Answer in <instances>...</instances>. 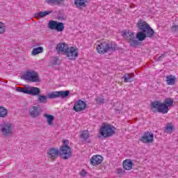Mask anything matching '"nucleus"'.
Here are the masks:
<instances>
[{
  "mask_svg": "<svg viewBox=\"0 0 178 178\" xmlns=\"http://www.w3.org/2000/svg\"><path fill=\"white\" fill-rule=\"evenodd\" d=\"M42 112V110L40 106H33L29 108V115L31 118H38Z\"/></svg>",
  "mask_w": 178,
  "mask_h": 178,
  "instance_id": "ddd939ff",
  "label": "nucleus"
},
{
  "mask_svg": "<svg viewBox=\"0 0 178 178\" xmlns=\"http://www.w3.org/2000/svg\"><path fill=\"white\" fill-rule=\"evenodd\" d=\"M49 5H62L65 0H46Z\"/></svg>",
  "mask_w": 178,
  "mask_h": 178,
  "instance_id": "393cba45",
  "label": "nucleus"
},
{
  "mask_svg": "<svg viewBox=\"0 0 178 178\" xmlns=\"http://www.w3.org/2000/svg\"><path fill=\"white\" fill-rule=\"evenodd\" d=\"M70 94V91L69 90H60V91H56L49 94V98L50 99H54L55 98H67L69 95Z\"/></svg>",
  "mask_w": 178,
  "mask_h": 178,
  "instance_id": "6e6552de",
  "label": "nucleus"
},
{
  "mask_svg": "<svg viewBox=\"0 0 178 178\" xmlns=\"http://www.w3.org/2000/svg\"><path fill=\"white\" fill-rule=\"evenodd\" d=\"M63 143L64 145H63L62 147H69V140H63Z\"/></svg>",
  "mask_w": 178,
  "mask_h": 178,
  "instance_id": "e433bc0d",
  "label": "nucleus"
},
{
  "mask_svg": "<svg viewBox=\"0 0 178 178\" xmlns=\"http://www.w3.org/2000/svg\"><path fill=\"white\" fill-rule=\"evenodd\" d=\"M38 102H39L40 104H47V101L48 99V97L45 96V95H38Z\"/></svg>",
  "mask_w": 178,
  "mask_h": 178,
  "instance_id": "bb28decb",
  "label": "nucleus"
},
{
  "mask_svg": "<svg viewBox=\"0 0 178 178\" xmlns=\"http://www.w3.org/2000/svg\"><path fill=\"white\" fill-rule=\"evenodd\" d=\"M176 80L177 79L173 75H168L166 76V83L168 86H175L176 84Z\"/></svg>",
  "mask_w": 178,
  "mask_h": 178,
  "instance_id": "aec40b11",
  "label": "nucleus"
},
{
  "mask_svg": "<svg viewBox=\"0 0 178 178\" xmlns=\"http://www.w3.org/2000/svg\"><path fill=\"white\" fill-rule=\"evenodd\" d=\"M87 106V104L84 102L83 100H78L75 102L73 109L75 112H81L84 111Z\"/></svg>",
  "mask_w": 178,
  "mask_h": 178,
  "instance_id": "f8f14e48",
  "label": "nucleus"
},
{
  "mask_svg": "<svg viewBox=\"0 0 178 178\" xmlns=\"http://www.w3.org/2000/svg\"><path fill=\"white\" fill-rule=\"evenodd\" d=\"M16 91L33 96H37L39 95V94H41V90H40L39 88L30 86L29 85L25 86L24 88H17Z\"/></svg>",
  "mask_w": 178,
  "mask_h": 178,
  "instance_id": "7ed1b4c3",
  "label": "nucleus"
},
{
  "mask_svg": "<svg viewBox=\"0 0 178 178\" xmlns=\"http://www.w3.org/2000/svg\"><path fill=\"white\" fill-rule=\"evenodd\" d=\"M44 118H46L47 119V124L49 126H52V124H54V120L55 119V118L54 117V115H51L49 114H44Z\"/></svg>",
  "mask_w": 178,
  "mask_h": 178,
  "instance_id": "4be33fe9",
  "label": "nucleus"
},
{
  "mask_svg": "<svg viewBox=\"0 0 178 178\" xmlns=\"http://www.w3.org/2000/svg\"><path fill=\"white\" fill-rule=\"evenodd\" d=\"M115 49H117L116 44L112 42H102L97 47V52L102 54H106V52H113Z\"/></svg>",
  "mask_w": 178,
  "mask_h": 178,
  "instance_id": "f03ea898",
  "label": "nucleus"
},
{
  "mask_svg": "<svg viewBox=\"0 0 178 178\" xmlns=\"http://www.w3.org/2000/svg\"><path fill=\"white\" fill-rule=\"evenodd\" d=\"M123 168L125 170H131L133 169V161L130 159H127L123 161Z\"/></svg>",
  "mask_w": 178,
  "mask_h": 178,
  "instance_id": "412c9836",
  "label": "nucleus"
},
{
  "mask_svg": "<svg viewBox=\"0 0 178 178\" xmlns=\"http://www.w3.org/2000/svg\"><path fill=\"white\" fill-rule=\"evenodd\" d=\"M22 79L25 81H31V83H40L41 81L38 73L34 70L26 71L22 76Z\"/></svg>",
  "mask_w": 178,
  "mask_h": 178,
  "instance_id": "20e7f679",
  "label": "nucleus"
},
{
  "mask_svg": "<svg viewBox=\"0 0 178 178\" xmlns=\"http://www.w3.org/2000/svg\"><path fill=\"white\" fill-rule=\"evenodd\" d=\"M58 152L63 159H69L72 156V149L69 146H61Z\"/></svg>",
  "mask_w": 178,
  "mask_h": 178,
  "instance_id": "1a4fd4ad",
  "label": "nucleus"
},
{
  "mask_svg": "<svg viewBox=\"0 0 178 178\" xmlns=\"http://www.w3.org/2000/svg\"><path fill=\"white\" fill-rule=\"evenodd\" d=\"M137 26L140 32L136 34V38H138L139 41H144L147 37L151 38L155 33L149 24L141 19L138 22Z\"/></svg>",
  "mask_w": 178,
  "mask_h": 178,
  "instance_id": "f257e3e1",
  "label": "nucleus"
},
{
  "mask_svg": "<svg viewBox=\"0 0 178 178\" xmlns=\"http://www.w3.org/2000/svg\"><path fill=\"white\" fill-rule=\"evenodd\" d=\"M64 55H65L70 60H74L76 58L79 56V51L73 47H68Z\"/></svg>",
  "mask_w": 178,
  "mask_h": 178,
  "instance_id": "9d476101",
  "label": "nucleus"
},
{
  "mask_svg": "<svg viewBox=\"0 0 178 178\" xmlns=\"http://www.w3.org/2000/svg\"><path fill=\"white\" fill-rule=\"evenodd\" d=\"M15 127L13 124L6 122L0 125V131L4 137H10L13 134Z\"/></svg>",
  "mask_w": 178,
  "mask_h": 178,
  "instance_id": "0eeeda50",
  "label": "nucleus"
},
{
  "mask_svg": "<svg viewBox=\"0 0 178 178\" xmlns=\"http://www.w3.org/2000/svg\"><path fill=\"white\" fill-rule=\"evenodd\" d=\"M172 31H178V25H175L172 26Z\"/></svg>",
  "mask_w": 178,
  "mask_h": 178,
  "instance_id": "4c0bfd02",
  "label": "nucleus"
},
{
  "mask_svg": "<svg viewBox=\"0 0 178 178\" xmlns=\"http://www.w3.org/2000/svg\"><path fill=\"white\" fill-rule=\"evenodd\" d=\"M95 101H96V104H97L98 105H101L102 104H104L105 102V99L97 97Z\"/></svg>",
  "mask_w": 178,
  "mask_h": 178,
  "instance_id": "72a5a7b5",
  "label": "nucleus"
},
{
  "mask_svg": "<svg viewBox=\"0 0 178 178\" xmlns=\"http://www.w3.org/2000/svg\"><path fill=\"white\" fill-rule=\"evenodd\" d=\"M163 104L166 105L168 109L171 108L172 105H173V99L170 97H168L164 99Z\"/></svg>",
  "mask_w": 178,
  "mask_h": 178,
  "instance_id": "c85d7f7f",
  "label": "nucleus"
},
{
  "mask_svg": "<svg viewBox=\"0 0 178 178\" xmlns=\"http://www.w3.org/2000/svg\"><path fill=\"white\" fill-rule=\"evenodd\" d=\"M55 30H56V31L62 33V31H63V30H65V24H63V22H57Z\"/></svg>",
  "mask_w": 178,
  "mask_h": 178,
  "instance_id": "a878e982",
  "label": "nucleus"
},
{
  "mask_svg": "<svg viewBox=\"0 0 178 178\" xmlns=\"http://www.w3.org/2000/svg\"><path fill=\"white\" fill-rule=\"evenodd\" d=\"M115 130H116L115 127L109 124H106L100 128V134L105 138L112 137V135L115 134Z\"/></svg>",
  "mask_w": 178,
  "mask_h": 178,
  "instance_id": "423d86ee",
  "label": "nucleus"
},
{
  "mask_svg": "<svg viewBox=\"0 0 178 178\" xmlns=\"http://www.w3.org/2000/svg\"><path fill=\"white\" fill-rule=\"evenodd\" d=\"M87 3H88V0H75L74 5L76 8L81 9V8H86L87 6Z\"/></svg>",
  "mask_w": 178,
  "mask_h": 178,
  "instance_id": "a211bd4d",
  "label": "nucleus"
},
{
  "mask_svg": "<svg viewBox=\"0 0 178 178\" xmlns=\"http://www.w3.org/2000/svg\"><path fill=\"white\" fill-rule=\"evenodd\" d=\"M8 116V109L3 106H0V118Z\"/></svg>",
  "mask_w": 178,
  "mask_h": 178,
  "instance_id": "cd10ccee",
  "label": "nucleus"
},
{
  "mask_svg": "<svg viewBox=\"0 0 178 178\" xmlns=\"http://www.w3.org/2000/svg\"><path fill=\"white\" fill-rule=\"evenodd\" d=\"M81 138L83 139V141H87L90 138V134L88 131H83L81 134Z\"/></svg>",
  "mask_w": 178,
  "mask_h": 178,
  "instance_id": "c756f323",
  "label": "nucleus"
},
{
  "mask_svg": "<svg viewBox=\"0 0 178 178\" xmlns=\"http://www.w3.org/2000/svg\"><path fill=\"white\" fill-rule=\"evenodd\" d=\"M79 175L81 177H87L88 175V172L86 171V170H82L80 172Z\"/></svg>",
  "mask_w": 178,
  "mask_h": 178,
  "instance_id": "f704fd0d",
  "label": "nucleus"
},
{
  "mask_svg": "<svg viewBox=\"0 0 178 178\" xmlns=\"http://www.w3.org/2000/svg\"><path fill=\"white\" fill-rule=\"evenodd\" d=\"M122 79L124 80V83H133L134 80V74H124L122 77Z\"/></svg>",
  "mask_w": 178,
  "mask_h": 178,
  "instance_id": "f3484780",
  "label": "nucleus"
},
{
  "mask_svg": "<svg viewBox=\"0 0 178 178\" xmlns=\"http://www.w3.org/2000/svg\"><path fill=\"white\" fill-rule=\"evenodd\" d=\"M122 35L124 37V38H125V40H127V41H129L130 40H131L132 38H134V33L127 30V31H124L122 32Z\"/></svg>",
  "mask_w": 178,
  "mask_h": 178,
  "instance_id": "6ab92c4d",
  "label": "nucleus"
},
{
  "mask_svg": "<svg viewBox=\"0 0 178 178\" xmlns=\"http://www.w3.org/2000/svg\"><path fill=\"white\" fill-rule=\"evenodd\" d=\"M140 140L144 144H151V143H154V134L149 131H146L143 134Z\"/></svg>",
  "mask_w": 178,
  "mask_h": 178,
  "instance_id": "9b49d317",
  "label": "nucleus"
},
{
  "mask_svg": "<svg viewBox=\"0 0 178 178\" xmlns=\"http://www.w3.org/2000/svg\"><path fill=\"white\" fill-rule=\"evenodd\" d=\"M5 31H6V26L2 22H0V34H3Z\"/></svg>",
  "mask_w": 178,
  "mask_h": 178,
  "instance_id": "473e14b6",
  "label": "nucleus"
},
{
  "mask_svg": "<svg viewBox=\"0 0 178 178\" xmlns=\"http://www.w3.org/2000/svg\"><path fill=\"white\" fill-rule=\"evenodd\" d=\"M42 52H44V48L42 47H39L33 49L31 55L35 56V55H38V54H42Z\"/></svg>",
  "mask_w": 178,
  "mask_h": 178,
  "instance_id": "5701e85b",
  "label": "nucleus"
},
{
  "mask_svg": "<svg viewBox=\"0 0 178 178\" xmlns=\"http://www.w3.org/2000/svg\"><path fill=\"white\" fill-rule=\"evenodd\" d=\"M128 42H129L131 47H137V45H138V40H136L135 36L134 38L130 39Z\"/></svg>",
  "mask_w": 178,
  "mask_h": 178,
  "instance_id": "2f4dec72",
  "label": "nucleus"
},
{
  "mask_svg": "<svg viewBox=\"0 0 178 178\" xmlns=\"http://www.w3.org/2000/svg\"><path fill=\"white\" fill-rule=\"evenodd\" d=\"M57 21L50 20L48 24V27L50 30H55L56 29Z\"/></svg>",
  "mask_w": 178,
  "mask_h": 178,
  "instance_id": "7c9ffc66",
  "label": "nucleus"
},
{
  "mask_svg": "<svg viewBox=\"0 0 178 178\" xmlns=\"http://www.w3.org/2000/svg\"><path fill=\"white\" fill-rule=\"evenodd\" d=\"M165 129L167 130L168 133H172V131L173 130V127H172V126H167L165 127Z\"/></svg>",
  "mask_w": 178,
  "mask_h": 178,
  "instance_id": "c9c22d12",
  "label": "nucleus"
},
{
  "mask_svg": "<svg viewBox=\"0 0 178 178\" xmlns=\"http://www.w3.org/2000/svg\"><path fill=\"white\" fill-rule=\"evenodd\" d=\"M118 173H123V170L122 169H118Z\"/></svg>",
  "mask_w": 178,
  "mask_h": 178,
  "instance_id": "ea45409f",
  "label": "nucleus"
},
{
  "mask_svg": "<svg viewBox=\"0 0 178 178\" xmlns=\"http://www.w3.org/2000/svg\"><path fill=\"white\" fill-rule=\"evenodd\" d=\"M47 156L51 159H56L59 156V149L50 148L47 152Z\"/></svg>",
  "mask_w": 178,
  "mask_h": 178,
  "instance_id": "2eb2a0df",
  "label": "nucleus"
},
{
  "mask_svg": "<svg viewBox=\"0 0 178 178\" xmlns=\"http://www.w3.org/2000/svg\"><path fill=\"white\" fill-rule=\"evenodd\" d=\"M104 161V158L100 155H95L90 159V163L93 166H97L98 165H101L102 161Z\"/></svg>",
  "mask_w": 178,
  "mask_h": 178,
  "instance_id": "4468645a",
  "label": "nucleus"
},
{
  "mask_svg": "<svg viewBox=\"0 0 178 178\" xmlns=\"http://www.w3.org/2000/svg\"><path fill=\"white\" fill-rule=\"evenodd\" d=\"M151 108L152 109H154V112H159V113H163V115L169 112V108H168V106L159 101H154L152 102Z\"/></svg>",
  "mask_w": 178,
  "mask_h": 178,
  "instance_id": "39448f33",
  "label": "nucleus"
},
{
  "mask_svg": "<svg viewBox=\"0 0 178 178\" xmlns=\"http://www.w3.org/2000/svg\"><path fill=\"white\" fill-rule=\"evenodd\" d=\"M50 13H52V10L39 12L35 14V17H36V19H40V17H44L48 15H50Z\"/></svg>",
  "mask_w": 178,
  "mask_h": 178,
  "instance_id": "b1692460",
  "label": "nucleus"
},
{
  "mask_svg": "<svg viewBox=\"0 0 178 178\" xmlns=\"http://www.w3.org/2000/svg\"><path fill=\"white\" fill-rule=\"evenodd\" d=\"M69 45H67V44L65 42L58 43L56 46L57 51H58L60 54H63V55H65V54H66Z\"/></svg>",
  "mask_w": 178,
  "mask_h": 178,
  "instance_id": "dca6fc26",
  "label": "nucleus"
},
{
  "mask_svg": "<svg viewBox=\"0 0 178 178\" xmlns=\"http://www.w3.org/2000/svg\"><path fill=\"white\" fill-rule=\"evenodd\" d=\"M162 58H165V54H161V55L157 58V60H161V59H162Z\"/></svg>",
  "mask_w": 178,
  "mask_h": 178,
  "instance_id": "58836bf2",
  "label": "nucleus"
}]
</instances>
